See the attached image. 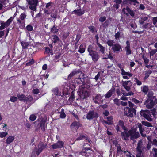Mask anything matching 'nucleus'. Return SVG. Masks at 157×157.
<instances>
[{"label": "nucleus", "mask_w": 157, "mask_h": 157, "mask_svg": "<svg viewBox=\"0 0 157 157\" xmlns=\"http://www.w3.org/2000/svg\"><path fill=\"white\" fill-rule=\"evenodd\" d=\"M113 144H115V146L117 147V150L118 152H119L121 151V148L120 146V145L117 144V142H116V143H115L114 142H113Z\"/></svg>", "instance_id": "e433bc0d"}, {"label": "nucleus", "mask_w": 157, "mask_h": 157, "mask_svg": "<svg viewBox=\"0 0 157 157\" xmlns=\"http://www.w3.org/2000/svg\"><path fill=\"white\" fill-rule=\"evenodd\" d=\"M112 48L114 52L119 51L120 50L121 51L122 49L120 44L118 43L114 44Z\"/></svg>", "instance_id": "dca6fc26"}, {"label": "nucleus", "mask_w": 157, "mask_h": 157, "mask_svg": "<svg viewBox=\"0 0 157 157\" xmlns=\"http://www.w3.org/2000/svg\"><path fill=\"white\" fill-rule=\"evenodd\" d=\"M138 127L139 129V131L140 133L143 137H146V134L143 133V132L144 131V129L143 128V126L141 124H138Z\"/></svg>", "instance_id": "aec40b11"}, {"label": "nucleus", "mask_w": 157, "mask_h": 157, "mask_svg": "<svg viewBox=\"0 0 157 157\" xmlns=\"http://www.w3.org/2000/svg\"><path fill=\"white\" fill-rule=\"evenodd\" d=\"M47 147V144H44L43 143H40L38 145V148H35L33 151V152L35 153L37 155H38L42 151L44 148Z\"/></svg>", "instance_id": "423d86ee"}, {"label": "nucleus", "mask_w": 157, "mask_h": 157, "mask_svg": "<svg viewBox=\"0 0 157 157\" xmlns=\"http://www.w3.org/2000/svg\"><path fill=\"white\" fill-rule=\"evenodd\" d=\"M93 47L91 45H90L89 46L88 48V51L89 52V55L94 52L93 50Z\"/></svg>", "instance_id": "473e14b6"}, {"label": "nucleus", "mask_w": 157, "mask_h": 157, "mask_svg": "<svg viewBox=\"0 0 157 157\" xmlns=\"http://www.w3.org/2000/svg\"><path fill=\"white\" fill-rule=\"evenodd\" d=\"M130 2L133 3L134 5L136 6L138 5L139 3L136 0H124L123 1V3L125 4H128Z\"/></svg>", "instance_id": "412c9836"}, {"label": "nucleus", "mask_w": 157, "mask_h": 157, "mask_svg": "<svg viewBox=\"0 0 157 157\" xmlns=\"http://www.w3.org/2000/svg\"><path fill=\"white\" fill-rule=\"evenodd\" d=\"M52 92L53 93L56 95H60V93L59 92V89L57 88H54L52 90Z\"/></svg>", "instance_id": "7c9ffc66"}, {"label": "nucleus", "mask_w": 157, "mask_h": 157, "mask_svg": "<svg viewBox=\"0 0 157 157\" xmlns=\"http://www.w3.org/2000/svg\"><path fill=\"white\" fill-rule=\"evenodd\" d=\"M142 146H139H139H137V151L139 152V154H138L137 155V157H141V154L142 152Z\"/></svg>", "instance_id": "a878e982"}, {"label": "nucleus", "mask_w": 157, "mask_h": 157, "mask_svg": "<svg viewBox=\"0 0 157 157\" xmlns=\"http://www.w3.org/2000/svg\"><path fill=\"white\" fill-rule=\"evenodd\" d=\"M88 28L91 31L92 33H94L95 31V28L93 26H90L88 27Z\"/></svg>", "instance_id": "37998d69"}, {"label": "nucleus", "mask_w": 157, "mask_h": 157, "mask_svg": "<svg viewBox=\"0 0 157 157\" xmlns=\"http://www.w3.org/2000/svg\"><path fill=\"white\" fill-rule=\"evenodd\" d=\"M98 117V113L93 111H89L86 117L87 119L90 120Z\"/></svg>", "instance_id": "6e6552de"}, {"label": "nucleus", "mask_w": 157, "mask_h": 157, "mask_svg": "<svg viewBox=\"0 0 157 157\" xmlns=\"http://www.w3.org/2000/svg\"><path fill=\"white\" fill-rule=\"evenodd\" d=\"M90 55L91 56L94 62L97 61L99 58L98 53L95 51L91 53Z\"/></svg>", "instance_id": "4468645a"}, {"label": "nucleus", "mask_w": 157, "mask_h": 157, "mask_svg": "<svg viewBox=\"0 0 157 157\" xmlns=\"http://www.w3.org/2000/svg\"><path fill=\"white\" fill-rule=\"evenodd\" d=\"M17 98L16 97H12L10 98V101L14 102L17 101Z\"/></svg>", "instance_id": "de8ad7c7"}, {"label": "nucleus", "mask_w": 157, "mask_h": 157, "mask_svg": "<svg viewBox=\"0 0 157 157\" xmlns=\"http://www.w3.org/2000/svg\"><path fill=\"white\" fill-rule=\"evenodd\" d=\"M126 46L125 47V50L126 52V55H128L132 54V52L130 49V43L129 41L126 42Z\"/></svg>", "instance_id": "ddd939ff"}, {"label": "nucleus", "mask_w": 157, "mask_h": 157, "mask_svg": "<svg viewBox=\"0 0 157 157\" xmlns=\"http://www.w3.org/2000/svg\"><path fill=\"white\" fill-rule=\"evenodd\" d=\"M59 40V39L56 35H54L52 36V41L54 43H56Z\"/></svg>", "instance_id": "c85d7f7f"}, {"label": "nucleus", "mask_w": 157, "mask_h": 157, "mask_svg": "<svg viewBox=\"0 0 157 157\" xmlns=\"http://www.w3.org/2000/svg\"><path fill=\"white\" fill-rule=\"evenodd\" d=\"M21 44L23 47L24 48L26 47L28 45L27 43L24 42H22Z\"/></svg>", "instance_id": "680f3d73"}, {"label": "nucleus", "mask_w": 157, "mask_h": 157, "mask_svg": "<svg viewBox=\"0 0 157 157\" xmlns=\"http://www.w3.org/2000/svg\"><path fill=\"white\" fill-rule=\"evenodd\" d=\"M64 143L62 141H59L51 145L53 149L62 148L64 146Z\"/></svg>", "instance_id": "f8f14e48"}, {"label": "nucleus", "mask_w": 157, "mask_h": 157, "mask_svg": "<svg viewBox=\"0 0 157 157\" xmlns=\"http://www.w3.org/2000/svg\"><path fill=\"white\" fill-rule=\"evenodd\" d=\"M51 32L54 33H56L58 31V29H57L56 27L54 26L51 29Z\"/></svg>", "instance_id": "58836bf2"}, {"label": "nucleus", "mask_w": 157, "mask_h": 157, "mask_svg": "<svg viewBox=\"0 0 157 157\" xmlns=\"http://www.w3.org/2000/svg\"><path fill=\"white\" fill-rule=\"evenodd\" d=\"M120 104L123 106H125L127 105V103L126 102H124L122 101H121Z\"/></svg>", "instance_id": "0e129e2a"}, {"label": "nucleus", "mask_w": 157, "mask_h": 157, "mask_svg": "<svg viewBox=\"0 0 157 157\" xmlns=\"http://www.w3.org/2000/svg\"><path fill=\"white\" fill-rule=\"evenodd\" d=\"M85 138V137L83 135H80L78 138L76 140H81L82 139H84Z\"/></svg>", "instance_id": "bf43d9fd"}, {"label": "nucleus", "mask_w": 157, "mask_h": 157, "mask_svg": "<svg viewBox=\"0 0 157 157\" xmlns=\"http://www.w3.org/2000/svg\"><path fill=\"white\" fill-rule=\"evenodd\" d=\"M97 44L98 46L97 48L98 49L99 51L103 54H104L105 47L103 46L100 44L98 43V42H97Z\"/></svg>", "instance_id": "4be33fe9"}, {"label": "nucleus", "mask_w": 157, "mask_h": 157, "mask_svg": "<svg viewBox=\"0 0 157 157\" xmlns=\"http://www.w3.org/2000/svg\"><path fill=\"white\" fill-rule=\"evenodd\" d=\"M122 94H123V95L125 96H131L132 95H133L134 94V93L133 92H132V91H130L128 93H122Z\"/></svg>", "instance_id": "a19ab883"}, {"label": "nucleus", "mask_w": 157, "mask_h": 157, "mask_svg": "<svg viewBox=\"0 0 157 157\" xmlns=\"http://www.w3.org/2000/svg\"><path fill=\"white\" fill-rule=\"evenodd\" d=\"M122 12L124 14H126L127 16L128 15V13L131 16H134V13L133 11L129 7H127L125 8H124L122 10Z\"/></svg>", "instance_id": "9b49d317"}, {"label": "nucleus", "mask_w": 157, "mask_h": 157, "mask_svg": "<svg viewBox=\"0 0 157 157\" xmlns=\"http://www.w3.org/2000/svg\"><path fill=\"white\" fill-rule=\"evenodd\" d=\"M26 28L27 30L29 31H31L33 30V27L30 25H28L26 27Z\"/></svg>", "instance_id": "3c124183"}, {"label": "nucleus", "mask_w": 157, "mask_h": 157, "mask_svg": "<svg viewBox=\"0 0 157 157\" xmlns=\"http://www.w3.org/2000/svg\"><path fill=\"white\" fill-rule=\"evenodd\" d=\"M114 43V42L113 41L111 40H109L107 41V44L108 45V46H109L110 47H112L113 45V44Z\"/></svg>", "instance_id": "f704fd0d"}, {"label": "nucleus", "mask_w": 157, "mask_h": 157, "mask_svg": "<svg viewBox=\"0 0 157 157\" xmlns=\"http://www.w3.org/2000/svg\"><path fill=\"white\" fill-rule=\"evenodd\" d=\"M143 58L144 63L146 64H147L149 62V60L146 57L143 56Z\"/></svg>", "instance_id": "8fccbe9b"}, {"label": "nucleus", "mask_w": 157, "mask_h": 157, "mask_svg": "<svg viewBox=\"0 0 157 157\" xmlns=\"http://www.w3.org/2000/svg\"><path fill=\"white\" fill-rule=\"evenodd\" d=\"M19 99L21 101H31L32 98L30 96L25 97L24 95H21L18 96Z\"/></svg>", "instance_id": "9d476101"}, {"label": "nucleus", "mask_w": 157, "mask_h": 157, "mask_svg": "<svg viewBox=\"0 0 157 157\" xmlns=\"http://www.w3.org/2000/svg\"><path fill=\"white\" fill-rule=\"evenodd\" d=\"M78 93L80 97L82 99L87 98L89 95L86 89L85 88L84 85H82L80 87L78 90Z\"/></svg>", "instance_id": "f03ea898"}, {"label": "nucleus", "mask_w": 157, "mask_h": 157, "mask_svg": "<svg viewBox=\"0 0 157 157\" xmlns=\"http://www.w3.org/2000/svg\"><path fill=\"white\" fill-rule=\"evenodd\" d=\"M36 119V117L33 114L31 115L30 117V119L32 121H34Z\"/></svg>", "instance_id": "09e8293b"}, {"label": "nucleus", "mask_w": 157, "mask_h": 157, "mask_svg": "<svg viewBox=\"0 0 157 157\" xmlns=\"http://www.w3.org/2000/svg\"><path fill=\"white\" fill-rule=\"evenodd\" d=\"M103 114L105 116H107L109 114V112L107 110H105Z\"/></svg>", "instance_id": "774afa93"}, {"label": "nucleus", "mask_w": 157, "mask_h": 157, "mask_svg": "<svg viewBox=\"0 0 157 157\" xmlns=\"http://www.w3.org/2000/svg\"><path fill=\"white\" fill-rule=\"evenodd\" d=\"M122 138L124 140H127L129 136L132 140L138 138L140 135L139 132L136 131V128L132 129L129 131H125L121 133Z\"/></svg>", "instance_id": "f257e3e1"}, {"label": "nucleus", "mask_w": 157, "mask_h": 157, "mask_svg": "<svg viewBox=\"0 0 157 157\" xmlns=\"http://www.w3.org/2000/svg\"><path fill=\"white\" fill-rule=\"evenodd\" d=\"M121 99L122 100L125 101L128 100V98L125 96H122L121 98Z\"/></svg>", "instance_id": "13d9d810"}, {"label": "nucleus", "mask_w": 157, "mask_h": 157, "mask_svg": "<svg viewBox=\"0 0 157 157\" xmlns=\"http://www.w3.org/2000/svg\"><path fill=\"white\" fill-rule=\"evenodd\" d=\"M60 117L61 118H64L65 117L66 115L63 112V109H62L61 111L60 112Z\"/></svg>", "instance_id": "4c0bfd02"}, {"label": "nucleus", "mask_w": 157, "mask_h": 157, "mask_svg": "<svg viewBox=\"0 0 157 157\" xmlns=\"http://www.w3.org/2000/svg\"><path fill=\"white\" fill-rule=\"evenodd\" d=\"M103 96H101L100 94H97L95 98L93 99L94 101L97 103H99L100 102H103V101H101V99Z\"/></svg>", "instance_id": "2eb2a0df"}, {"label": "nucleus", "mask_w": 157, "mask_h": 157, "mask_svg": "<svg viewBox=\"0 0 157 157\" xmlns=\"http://www.w3.org/2000/svg\"><path fill=\"white\" fill-rule=\"evenodd\" d=\"M120 127L122 128L124 130H125V127L124 125V122L121 121H119V124H118Z\"/></svg>", "instance_id": "72a5a7b5"}, {"label": "nucleus", "mask_w": 157, "mask_h": 157, "mask_svg": "<svg viewBox=\"0 0 157 157\" xmlns=\"http://www.w3.org/2000/svg\"><path fill=\"white\" fill-rule=\"evenodd\" d=\"M33 93L34 94H36L39 93V89L37 88L33 89L32 90Z\"/></svg>", "instance_id": "c03bdc74"}, {"label": "nucleus", "mask_w": 157, "mask_h": 157, "mask_svg": "<svg viewBox=\"0 0 157 157\" xmlns=\"http://www.w3.org/2000/svg\"><path fill=\"white\" fill-rule=\"evenodd\" d=\"M120 35V33L119 32H117V33H116L115 35V39H118L119 37V36Z\"/></svg>", "instance_id": "4d7b16f0"}, {"label": "nucleus", "mask_w": 157, "mask_h": 157, "mask_svg": "<svg viewBox=\"0 0 157 157\" xmlns=\"http://www.w3.org/2000/svg\"><path fill=\"white\" fill-rule=\"evenodd\" d=\"M117 66L120 69H121V70L122 69H123L124 65L123 64H121V63H117Z\"/></svg>", "instance_id": "052dcab7"}, {"label": "nucleus", "mask_w": 157, "mask_h": 157, "mask_svg": "<svg viewBox=\"0 0 157 157\" xmlns=\"http://www.w3.org/2000/svg\"><path fill=\"white\" fill-rule=\"evenodd\" d=\"M153 150L155 152V154L154 156V157H157V149L154 148Z\"/></svg>", "instance_id": "69168bd1"}, {"label": "nucleus", "mask_w": 157, "mask_h": 157, "mask_svg": "<svg viewBox=\"0 0 157 157\" xmlns=\"http://www.w3.org/2000/svg\"><path fill=\"white\" fill-rule=\"evenodd\" d=\"M76 74V72L75 71L72 72L71 73H70L68 75V78H71L73 76L75 75Z\"/></svg>", "instance_id": "864d4df0"}, {"label": "nucleus", "mask_w": 157, "mask_h": 157, "mask_svg": "<svg viewBox=\"0 0 157 157\" xmlns=\"http://www.w3.org/2000/svg\"><path fill=\"white\" fill-rule=\"evenodd\" d=\"M10 23V18L8 19L5 22H1V26L0 27V30H2L8 26Z\"/></svg>", "instance_id": "f3484780"}, {"label": "nucleus", "mask_w": 157, "mask_h": 157, "mask_svg": "<svg viewBox=\"0 0 157 157\" xmlns=\"http://www.w3.org/2000/svg\"><path fill=\"white\" fill-rule=\"evenodd\" d=\"M84 11L83 10H74L72 12V13H75L78 15H81L83 14Z\"/></svg>", "instance_id": "5701e85b"}, {"label": "nucleus", "mask_w": 157, "mask_h": 157, "mask_svg": "<svg viewBox=\"0 0 157 157\" xmlns=\"http://www.w3.org/2000/svg\"><path fill=\"white\" fill-rule=\"evenodd\" d=\"M142 90L143 92L145 94H146L148 91V89L147 86H144L142 87Z\"/></svg>", "instance_id": "c9c22d12"}, {"label": "nucleus", "mask_w": 157, "mask_h": 157, "mask_svg": "<svg viewBox=\"0 0 157 157\" xmlns=\"http://www.w3.org/2000/svg\"><path fill=\"white\" fill-rule=\"evenodd\" d=\"M26 17V15L25 13H22L20 16V18L21 20L23 21H21L19 19L17 20L18 23L20 25V27L21 28H24L25 27V24L24 21L25 20Z\"/></svg>", "instance_id": "1a4fd4ad"}, {"label": "nucleus", "mask_w": 157, "mask_h": 157, "mask_svg": "<svg viewBox=\"0 0 157 157\" xmlns=\"http://www.w3.org/2000/svg\"><path fill=\"white\" fill-rule=\"evenodd\" d=\"M106 19V18L105 16L101 17L99 19V21L101 22H104Z\"/></svg>", "instance_id": "49530a36"}, {"label": "nucleus", "mask_w": 157, "mask_h": 157, "mask_svg": "<svg viewBox=\"0 0 157 157\" xmlns=\"http://www.w3.org/2000/svg\"><path fill=\"white\" fill-rule=\"evenodd\" d=\"M113 101L115 104L117 105H120L121 101H119V99L117 98L114 99L113 100Z\"/></svg>", "instance_id": "ea45409f"}, {"label": "nucleus", "mask_w": 157, "mask_h": 157, "mask_svg": "<svg viewBox=\"0 0 157 157\" xmlns=\"http://www.w3.org/2000/svg\"><path fill=\"white\" fill-rule=\"evenodd\" d=\"M149 50L150 57L151 56H153L157 52V49H152L151 48H149Z\"/></svg>", "instance_id": "bb28decb"}, {"label": "nucleus", "mask_w": 157, "mask_h": 157, "mask_svg": "<svg viewBox=\"0 0 157 157\" xmlns=\"http://www.w3.org/2000/svg\"><path fill=\"white\" fill-rule=\"evenodd\" d=\"M121 74L122 75H128L129 77L132 76V75L129 72H126L123 69L121 70Z\"/></svg>", "instance_id": "b1692460"}, {"label": "nucleus", "mask_w": 157, "mask_h": 157, "mask_svg": "<svg viewBox=\"0 0 157 157\" xmlns=\"http://www.w3.org/2000/svg\"><path fill=\"white\" fill-rule=\"evenodd\" d=\"M130 82V81H123L122 82V85L127 91H129L130 90V87L128 86V84Z\"/></svg>", "instance_id": "a211bd4d"}, {"label": "nucleus", "mask_w": 157, "mask_h": 157, "mask_svg": "<svg viewBox=\"0 0 157 157\" xmlns=\"http://www.w3.org/2000/svg\"><path fill=\"white\" fill-rule=\"evenodd\" d=\"M135 82L139 85H141L142 84L141 82L139 81L137 78H135Z\"/></svg>", "instance_id": "603ef678"}, {"label": "nucleus", "mask_w": 157, "mask_h": 157, "mask_svg": "<svg viewBox=\"0 0 157 157\" xmlns=\"http://www.w3.org/2000/svg\"><path fill=\"white\" fill-rule=\"evenodd\" d=\"M38 0H29L28 3L29 5V8L32 10L35 11L36 10V6L38 5Z\"/></svg>", "instance_id": "39448f33"}, {"label": "nucleus", "mask_w": 157, "mask_h": 157, "mask_svg": "<svg viewBox=\"0 0 157 157\" xmlns=\"http://www.w3.org/2000/svg\"><path fill=\"white\" fill-rule=\"evenodd\" d=\"M151 24L147 23L143 25V27L144 28H147L150 27Z\"/></svg>", "instance_id": "5fc2aeb1"}, {"label": "nucleus", "mask_w": 157, "mask_h": 157, "mask_svg": "<svg viewBox=\"0 0 157 157\" xmlns=\"http://www.w3.org/2000/svg\"><path fill=\"white\" fill-rule=\"evenodd\" d=\"M142 124L143 125H144L145 126L148 127H152V125L151 124L147 122L143 121L142 122Z\"/></svg>", "instance_id": "2f4dec72"}, {"label": "nucleus", "mask_w": 157, "mask_h": 157, "mask_svg": "<svg viewBox=\"0 0 157 157\" xmlns=\"http://www.w3.org/2000/svg\"><path fill=\"white\" fill-rule=\"evenodd\" d=\"M85 46L83 45H81L79 47V52H80L81 53H84L85 50Z\"/></svg>", "instance_id": "cd10ccee"}, {"label": "nucleus", "mask_w": 157, "mask_h": 157, "mask_svg": "<svg viewBox=\"0 0 157 157\" xmlns=\"http://www.w3.org/2000/svg\"><path fill=\"white\" fill-rule=\"evenodd\" d=\"M156 98L154 96H148L147 99L144 103L147 108L148 109H151L155 105Z\"/></svg>", "instance_id": "7ed1b4c3"}, {"label": "nucleus", "mask_w": 157, "mask_h": 157, "mask_svg": "<svg viewBox=\"0 0 157 157\" xmlns=\"http://www.w3.org/2000/svg\"><path fill=\"white\" fill-rule=\"evenodd\" d=\"M100 76V74L99 73H98L95 77L94 79H95L96 81H97L98 79Z\"/></svg>", "instance_id": "338daca9"}, {"label": "nucleus", "mask_w": 157, "mask_h": 157, "mask_svg": "<svg viewBox=\"0 0 157 157\" xmlns=\"http://www.w3.org/2000/svg\"><path fill=\"white\" fill-rule=\"evenodd\" d=\"M92 152V151L90 149L85 147L82 149L79 154L82 156L88 157L91 155Z\"/></svg>", "instance_id": "0eeeda50"}, {"label": "nucleus", "mask_w": 157, "mask_h": 157, "mask_svg": "<svg viewBox=\"0 0 157 157\" xmlns=\"http://www.w3.org/2000/svg\"><path fill=\"white\" fill-rule=\"evenodd\" d=\"M7 134V133L5 132H2L0 133V137L3 138L6 136Z\"/></svg>", "instance_id": "79ce46f5"}, {"label": "nucleus", "mask_w": 157, "mask_h": 157, "mask_svg": "<svg viewBox=\"0 0 157 157\" xmlns=\"http://www.w3.org/2000/svg\"><path fill=\"white\" fill-rule=\"evenodd\" d=\"M144 117L149 121H151L152 120L149 116L144 115Z\"/></svg>", "instance_id": "e2e57ef3"}, {"label": "nucleus", "mask_w": 157, "mask_h": 157, "mask_svg": "<svg viewBox=\"0 0 157 157\" xmlns=\"http://www.w3.org/2000/svg\"><path fill=\"white\" fill-rule=\"evenodd\" d=\"M152 21L153 24L154 25H155L157 22V16L155 17H153L152 18Z\"/></svg>", "instance_id": "a18cd8bd"}, {"label": "nucleus", "mask_w": 157, "mask_h": 157, "mask_svg": "<svg viewBox=\"0 0 157 157\" xmlns=\"http://www.w3.org/2000/svg\"><path fill=\"white\" fill-rule=\"evenodd\" d=\"M108 121H104L103 122L104 124L105 123L109 125L113 123V117H108L107 118Z\"/></svg>", "instance_id": "393cba45"}, {"label": "nucleus", "mask_w": 157, "mask_h": 157, "mask_svg": "<svg viewBox=\"0 0 157 157\" xmlns=\"http://www.w3.org/2000/svg\"><path fill=\"white\" fill-rule=\"evenodd\" d=\"M115 89L113 87H112L105 95V98H109L112 95L113 93L114 92Z\"/></svg>", "instance_id": "6ab92c4d"}, {"label": "nucleus", "mask_w": 157, "mask_h": 157, "mask_svg": "<svg viewBox=\"0 0 157 157\" xmlns=\"http://www.w3.org/2000/svg\"><path fill=\"white\" fill-rule=\"evenodd\" d=\"M152 71L151 70L146 71H145V75L144 77V79H146L149 76V75L151 73Z\"/></svg>", "instance_id": "c756f323"}, {"label": "nucleus", "mask_w": 157, "mask_h": 157, "mask_svg": "<svg viewBox=\"0 0 157 157\" xmlns=\"http://www.w3.org/2000/svg\"><path fill=\"white\" fill-rule=\"evenodd\" d=\"M34 63V61L33 59H32L30 62H29L27 63L26 64V65L27 66H30L33 63Z\"/></svg>", "instance_id": "6e6d98bb"}, {"label": "nucleus", "mask_w": 157, "mask_h": 157, "mask_svg": "<svg viewBox=\"0 0 157 157\" xmlns=\"http://www.w3.org/2000/svg\"><path fill=\"white\" fill-rule=\"evenodd\" d=\"M124 115L126 116L132 117L133 115V113H136V110L133 108H129L128 107H125L124 109Z\"/></svg>", "instance_id": "20e7f679"}]
</instances>
